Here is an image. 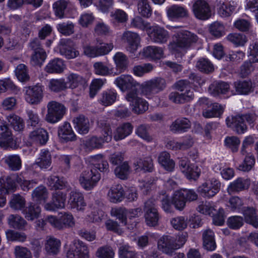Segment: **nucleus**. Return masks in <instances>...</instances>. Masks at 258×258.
Wrapping results in <instances>:
<instances>
[{"mask_svg":"<svg viewBox=\"0 0 258 258\" xmlns=\"http://www.w3.org/2000/svg\"><path fill=\"white\" fill-rule=\"evenodd\" d=\"M51 164V157L48 151L42 150L36 159L34 165H37L42 169L49 168Z\"/></svg>","mask_w":258,"mask_h":258,"instance_id":"nucleus-35","label":"nucleus"},{"mask_svg":"<svg viewBox=\"0 0 258 258\" xmlns=\"http://www.w3.org/2000/svg\"><path fill=\"white\" fill-rule=\"evenodd\" d=\"M101 179L100 173L95 168H87L82 171L79 177V182L85 190H92Z\"/></svg>","mask_w":258,"mask_h":258,"instance_id":"nucleus-3","label":"nucleus"},{"mask_svg":"<svg viewBox=\"0 0 258 258\" xmlns=\"http://www.w3.org/2000/svg\"><path fill=\"white\" fill-rule=\"evenodd\" d=\"M68 204L71 209L77 212H84L87 206L83 194L77 190L70 192Z\"/></svg>","mask_w":258,"mask_h":258,"instance_id":"nucleus-14","label":"nucleus"},{"mask_svg":"<svg viewBox=\"0 0 258 258\" xmlns=\"http://www.w3.org/2000/svg\"><path fill=\"white\" fill-rule=\"evenodd\" d=\"M22 175H13L9 176H3L0 178V191L8 194L14 192L16 189V182L22 180Z\"/></svg>","mask_w":258,"mask_h":258,"instance_id":"nucleus-17","label":"nucleus"},{"mask_svg":"<svg viewBox=\"0 0 258 258\" xmlns=\"http://www.w3.org/2000/svg\"><path fill=\"white\" fill-rule=\"evenodd\" d=\"M9 224L14 228L20 230H25L27 225L26 221L18 215H11L8 217Z\"/></svg>","mask_w":258,"mask_h":258,"instance_id":"nucleus-45","label":"nucleus"},{"mask_svg":"<svg viewBox=\"0 0 258 258\" xmlns=\"http://www.w3.org/2000/svg\"><path fill=\"white\" fill-rule=\"evenodd\" d=\"M236 94L239 95H248L253 92L255 85L250 80H244L235 82L234 84Z\"/></svg>","mask_w":258,"mask_h":258,"instance_id":"nucleus-22","label":"nucleus"},{"mask_svg":"<svg viewBox=\"0 0 258 258\" xmlns=\"http://www.w3.org/2000/svg\"><path fill=\"white\" fill-rule=\"evenodd\" d=\"M41 209L37 204L30 203L22 213L25 218L28 221H33L38 218L41 214Z\"/></svg>","mask_w":258,"mask_h":258,"instance_id":"nucleus-28","label":"nucleus"},{"mask_svg":"<svg viewBox=\"0 0 258 258\" xmlns=\"http://www.w3.org/2000/svg\"><path fill=\"white\" fill-rule=\"evenodd\" d=\"M117 94L115 90L110 89L104 91L102 93L100 98L101 103L104 106H109L115 102Z\"/></svg>","mask_w":258,"mask_h":258,"instance_id":"nucleus-48","label":"nucleus"},{"mask_svg":"<svg viewBox=\"0 0 258 258\" xmlns=\"http://www.w3.org/2000/svg\"><path fill=\"white\" fill-rule=\"evenodd\" d=\"M138 13L142 16L149 17L151 15V8L148 0H137Z\"/></svg>","mask_w":258,"mask_h":258,"instance_id":"nucleus-58","label":"nucleus"},{"mask_svg":"<svg viewBox=\"0 0 258 258\" xmlns=\"http://www.w3.org/2000/svg\"><path fill=\"white\" fill-rule=\"evenodd\" d=\"M95 256L97 258H114L115 252L111 246H102L97 249Z\"/></svg>","mask_w":258,"mask_h":258,"instance_id":"nucleus-54","label":"nucleus"},{"mask_svg":"<svg viewBox=\"0 0 258 258\" xmlns=\"http://www.w3.org/2000/svg\"><path fill=\"white\" fill-rule=\"evenodd\" d=\"M166 27L174 33L172 41L168 45V49L172 53H179L189 48L199 40L196 34L182 29L180 26L167 25Z\"/></svg>","mask_w":258,"mask_h":258,"instance_id":"nucleus-1","label":"nucleus"},{"mask_svg":"<svg viewBox=\"0 0 258 258\" xmlns=\"http://www.w3.org/2000/svg\"><path fill=\"white\" fill-rule=\"evenodd\" d=\"M221 183L219 180L212 177L205 181L198 188V192L203 197L211 198L215 196L220 190Z\"/></svg>","mask_w":258,"mask_h":258,"instance_id":"nucleus-8","label":"nucleus"},{"mask_svg":"<svg viewBox=\"0 0 258 258\" xmlns=\"http://www.w3.org/2000/svg\"><path fill=\"white\" fill-rule=\"evenodd\" d=\"M218 13L222 17H227L231 15L235 7L227 3L226 0H219L217 4Z\"/></svg>","mask_w":258,"mask_h":258,"instance_id":"nucleus-44","label":"nucleus"},{"mask_svg":"<svg viewBox=\"0 0 258 258\" xmlns=\"http://www.w3.org/2000/svg\"><path fill=\"white\" fill-rule=\"evenodd\" d=\"M74 127L76 131L80 134H86L88 133L90 127V123L88 118L84 115H79L73 120Z\"/></svg>","mask_w":258,"mask_h":258,"instance_id":"nucleus-31","label":"nucleus"},{"mask_svg":"<svg viewBox=\"0 0 258 258\" xmlns=\"http://www.w3.org/2000/svg\"><path fill=\"white\" fill-rule=\"evenodd\" d=\"M65 69L64 61L58 58L51 60L45 67V71L48 73L60 74Z\"/></svg>","mask_w":258,"mask_h":258,"instance_id":"nucleus-32","label":"nucleus"},{"mask_svg":"<svg viewBox=\"0 0 258 258\" xmlns=\"http://www.w3.org/2000/svg\"><path fill=\"white\" fill-rule=\"evenodd\" d=\"M197 210L200 213L209 216H212L213 212L215 210L213 203L206 201L200 202Z\"/></svg>","mask_w":258,"mask_h":258,"instance_id":"nucleus-56","label":"nucleus"},{"mask_svg":"<svg viewBox=\"0 0 258 258\" xmlns=\"http://www.w3.org/2000/svg\"><path fill=\"white\" fill-rule=\"evenodd\" d=\"M227 39L236 47L243 46L247 42L245 35L237 33L229 34L227 36Z\"/></svg>","mask_w":258,"mask_h":258,"instance_id":"nucleus-57","label":"nucleus"},{"mask_svg":"<svg viewBox=\"0 0 258 258\" xmlns=\"http://www.w3.org/2000/svg\"><path fill=\"white\" fill-rule=\"evenodd\" d=\"M244 216L246 222L252 225L253 227H258V219L255 215V210L253 208H247L244 211Z\"/></svg>","mask_w":258,"mask_h":258,"instance_id":"nucleus-63","label":"nucleus"},{"mask_svg":"<svg viewBox=\"0 0 258 258\" xmlns=\"http://www.w3.org/2000/svg\"><path fill=\"white\" fill-rule=\"evenodd\" d=\"M15 72L16 76L19 81L26 82L29 80L28 70L25 64H19L15 69Z\"/></svg>","mask_w":258,"mask_h":258,"instance_id":"nucleus-62","label":"nucleus"},{"mask_svg":"<svg viewBox=\"0 0 258 258\" xmlns=\"http://www.w3.org/2000/svg\"><path fill=\"white\" fill-rule=\"evenodd\" d=\"M107 196L110 202L114 203L120 202L123 199V189L121 185H116L109 189Z\"/></svg>","mask_w":258,"mask_h":258,"instance_id":"nucleus-41","label":"nucleus"},{"mask_svg":"<svg viewBox=\"0 0 258 258\" xmlns=\"http://www.w3.org/2000/svg\"><path fill=\"white\" fill-rule=\"evenodd\" d=\"M187 234L181 233L176 235H163L157 242L158 249L162 252L172 255L185 244L187 240Z\"/></svg>","mask_w":258,"mask_h":258,"instance_id":"nucleus-2","label":"nucleus"},{"mask_svg":"<svg viewBox=\"0 0 258 258\" xmlns=\"http://www.w3.org/2000/svg\"><path fill=\"white\" fill-rule=\"evenodd\" d=\"M192 12L195 16L199 19H208L212 15L211 8L205 0H197L192 6Z\"/></svg>","mask_w":258,"mask_h":258,"instance_id":"nucleus-15","label":"nucleus"},{"mask_svg":"<svg viewBox=\"0 0 258 258\" xmlns=\"http://www.w3.org/2000/svg\"><path fill=\"white\" fill-rule=\"evenodd\" d=\"M66 84L67 89L70 88L74 89L76 88L82 86L84 88L86 86L87 81L83 77L75 73H71L67 77Z\"/></svg>","mask_w":258,"mask_h":258,"instance_id":"nucleus-26","label":"nucleus"},{"mask_svg":"<svg viewBox=\"0 0 258 258\" xmlns=\"http://www.w3.org/2000/svg\"><path fill=\"white\" fill-rule=\"evenodd\" d=\"M172 204L179 211L183 210L186 206V201L181 189L175 191L172 197Z\"/></svg>","mask_w":258,"mask_h":258,"instance_id":"nucleus-46","label":"nucleus"},{"mask_svg":"<svg viewBox=\"0 0 258 258\" xmlns=\"http://www.w3.org/2000/svg\"><path fill=\"white\" fill-rule=\"evenodd\" d=\"M114 84L122 92L131 90L130 92H137L135 89L138 83L129 75H121L115 78Z\"/></svg>","mask_w":258,"mask_h":258,"instance_id":"nucleus-13","label":"nucleus"},{"mask_svg":"<svg viewBox=\"0 0 258 258\" xmlns=\"http://www.w3.org/2000/svg\"><path fill=\"white\" fill-rule=\"evenodd\" d=\"M158 161L159 164L168 171H172L174 168L175 162L171 159L170 155L167 152L164 151L160 153Z\"/></svg>","mask_w":258,"mask_h":258,"instance_id":"nucleus-38","label":"nucleus"},{"mask_svg":"<svg viewBox=\"0 0 258 258\" xmlns=\"http://www.w3.org/2000/svg\"><path fill=\"white\" fill-rule=\"evenodd\" d=\"M223 112V107L218 104L214 103L210 108L205 109L203 112V115L205 118L218 117Z\"/></svg>","mask_w":258,"mask_h":258,"instance_id":"nucleus-50","label":"nucleus"},{"mask_svg":"<svg viewBox=\"0 0 258 258\" xmlns=\"http://www.w3.org/2000/svg\"><path fill=\"white\" fill-rule=\"evenodd\" d=\"M133 131V126L130 123L119 125L113 133V138L116 141L121 140L129 136Z\"/></svg>","mask_w":258,"mask_h":258,"instance_id":"nucleus-36","label":"nucleus"},{"mask_svg":"<svg viewBox=\"0 0 258 258\" xmlns=\"http://www.w3.org/2000/svg\"><path fill=\"white\" fill-rule=\"evenodd\" d=\"M165 86L166 83L164 79L156 78L143 83L141 85V92L146 97L151 99L162 91Z\"/></svg>","mask_w":258,"mask_h":258,"instance_id":"nucleus-6","label":"nucleus"},{"mask_svg":"<svg viewBox=\"0 0 258 258\" xmlns=\"http://www.w3.org/2000/svg\"><path fill=\"white\" fill-rule=\"evenodd\" d=\"M143 54L152 59H160L164 57L163 49L157 46H149L143 49Z\"/></svg>","mask_w":258,"mask_h":258,"instance_id":"nucleus-33","label":"nucleus"},{"mask_svg":"<svg viewBox=\"0 0 258 258\" xmlns=\"http://www.w3.org/2000/svg\"><path fill=\"white\" fill-rule=\"evenodd\" d=\"M48 140L47 131L42 128L32 131L29 135L28 143L29 145H44Z\"/></svg>","mask_w":258,"mask_h":258,"instance_id":"nucleus-20","label":"nucleus"},{"mask_svg":"<svg viewBox=\"0 0 258 258\" xmlns=\"http://www.w3.org/2000/svg\"><path fill=\"white\" fill-rule=\"evenodd\" d=\"M66 258H90L88 246L80 240H74L65 249Z\"/></svg>","mask_w":258,"mask_h":258,"instance_id":"nucleus-5","label":"nucleus"},{"mask_svg":"<svg viewBox=\"0 0 258 258\" xmlns=\"http://www.w3.org/2000/svg\"><path fill=\"white\" fill-rule=\"evenodd\" d=\"M227 126L238 134H243L247 130V126L241 114L228 116L226 119Z\"/></svg>","mask_w":258,"mask_h":258,"instance_id":"nucleus-18","label":"nucleus"},{"mask_svg":"<svg viewBox=\"0 0 258 258\" xmlns=\"http://www.w3.org/2000/svg\"><path fill=\"white\" fill-rule=\"evenodd\" d=\"M167 15L171 20H175L187 16L188 11L184 7L174 5L168 8Z\"/></svg>","mask_w":258,"mask_h":258,"instance_id":"nucleus-29","label":"nucleus"},{"mask_svg":"<svg viewBox=\"0 0 258 258\" xmlns=\"http://www.w3.org/2000/svg\"><path fill=\"white\" fill-rule=\"evenodd\" d=\"M179 166L180 170L188 179L196 180L201 174V169L197 165L190 164L186 158L180 160Z\"/></svg>","mask_w":258,"mask_h":258,"instance_id":"nucleus-16","label":"nucleus"},{"mask_svg":"<svg viewBox=\"0 0 258 258\" xmlns=\"http://www.w3.org/2000/svg\"><path fill=\"white\" fill-rule=\"evenodd\" d=\"M145 219L146 224L149 226H155L158 224L159 214L156 208L155 201H147L145 204Z\"/></svg>","mask_w":258,"mask_h":258,"instance_id":"nucleus-12","label":"nucleus"},{"mask_svg":"<svg viewBox=\"0 0 258 258\" xmlns=\"http://www.w3.org/2000/svg\"><path fill=\"white\" fill-rule=\"evenodd\" d=\"M4 162L14 171L19 170L22 167V161L18 155H8L3 158Z\"/></svg>","mask_w":258,"mask_h":258,"instance_id":"nucleus-42","label":"nucleus"},{"mask_svg":"<svg viewBox=\"0 0 258 258\" xmlns=\"http://www.w3.org/2000/svg\"><path fill=\"white\" fill-rule=\"evenodd\" d=\"M90 213L87 216L86 219L90 222H100L105 216L104 212L96 206L90 207Z\"/></svg>","mask_w":258,"mask_h":258,"instance_id":"nucleus-51","label":"nucleus"},{"mask_svg":"<svg viewBox=\"0 0 258 258\" xmlns=\"http://www.w3.org/2000/svg\"><path fill=\"white\" fill-rule=\"evenodd\" d=\"M11 208L15 210H21L25 207L26 201L25 198L19 194H13L9 201Z\"/></svg>","mask_w":258,"mask_h":258,"instance_id":"nucleus-49","label":"nucleus"},{"mask_svg":"<svg viewBox=\"0 0 258 258\" xmlns=\"http://www.w3.org/2000/svg\"><path fill=\"white\" fill-rule=\"evenodd\" d=\"M250 185L248 179L238 178L231 182L227 187V190L231 195L235 192H238L247 189Z\"/></svg>","mask_w":258,"mask_h":258,"instance_id":"nucleus-25","label":"nucleus"},{"mask_svg":"<svg viewBox=\"0 0 258 258\" xmlns=\"http://www.w3.org/2000/svg\"><path fill=\"white\" fill-rule=\"evenodd\" d=\"M101 136L100 138L93 137L86 142V146L90 149L99 148L103 143H108L112 139V131L109 123L106 122H100L98 124Z\"/></svg>","mask_w":258,"mask_h":258,"instance_id":"nucleus-4","label":"nucleus"},{"mask_svg":"<svg viewBox=\"0 0 258 258\" xmlns=\"http://www.w3.org/2000/svg\"><path fill=\"white\" fill-rule=\"evenodd\" d=\"M48 197V191L46 188L43 185H40L35 188L32 193L33 200L39 203L45 202Z\"/></svg>","mask_w":258,"mask_h":258,"instance_id":"nucleus-47","label":"nucleus"},{"mask_svg":"<svg viewBox=\"0 0 258 258\" xmlns=\"http://www.w3.org/2000/svg\"><path fill=\"white\" fill-rule=\"evenodd\" d=\"M136 171L151 172L153 169V160L151 157L139 159L135 163Z\"/></svg>","mask_w":258,"mask_h":258,"instance_id":"nucleus-39","label":"nucleus"},{"mask_svg":"<svg viewBox=\"0 0 258 258\" xmlns=\"http://www.w3.org/2000/svg\"><path fill=\"white\" fill-rule=\"evenodd\" d=\"M13 253L15 258H33L31 251L26 247L16 246Z\"/></svg>","mask_w":258,"mask_h":258,"instance_id":"nucleus-64","label":"nucleus"},{"mask_svg":"<svg viewBox=\"0 0 258 258\" xmlns=\"http://www.w3.org/2000/svg\"><path fill=\"white\" fill-rule=\"evenodd\" d=\"M209 92L214 96H216L221 94H226L228 96L235 94L232 91H230L229 84L223 82L212 84L209 87Z\"/></svg>","mask_w":258,"mask_h":258,"instance_id":"nucleus-24","label":"nucleus"},{"mask_svg":"<svg viewBox=\"0 0 258 258\" xmlns=\"http://www.w3.org/2000/svg\"><path fill=\"white\" fill-rule=\"evenodd\" d=\"M0 147L4 149L12 148L15 145L11 132L6 125L0 126Z\"/></svg>","mask_w":258,"mask_h":258,"instance_id":"nucleus-21","label":"nucleus"},{"mask_svg":"<svg viewBox=\"0 0 258 258\" xmlns=\"http://www.w3.org/2000/svg\"><path fill=\"white\" fill-rule=\"evenodd\" d=\"M47 111L45 120L48 122L55 123L60 121L66 112V107L61 103L51 101L47 105Z\"/></svg>","mask_w":258,"mask_h":258,"instance_id":"nucleus-7","label":"nucleus"},{"mask_svg":"<svg viewBox=\"0 0 258 258\" xmlns=\"http://www.w3.org/2000/svg\"><path fill=\"white\" fill-rule=\"evenodd\" d=\"M58 135L59 139L63 142L72 141L76 138L70 123L67 122L59 126Z\"/></svg>","mask_w":258,"mask_h":258,"instance_id":"nucleus-27","label":"nucleus"},{"mask_svg":"<svg viewBox=\"0 0 258 258\" xmlns=\"http://www.w3.org/2000/svg\"><path fill=\"white\" fill-rule=\"evenodd\" d=\"M24 98L31 105L40 103L43 97V87L39 84L25 87Z\"/></svg>","mask_w":258,"mask_h":258,"instance_id":"nucleus-9","label":"nucleus"},{"mask_svg":"<svg viewBox=\"0 0 258 258\" xmlns=\"http://www.w3.org/2000/svg\"><path fill=\"white\" fill-rule=\"evenodd\" d=\"M203 244L208 250L213 251L216 249V245L214 239V233L211 230H206L203 234Z\"/></svg>","mask_w":258,"mask_h":258,"instance_id":"nucleus-43","label":"nucleus"},{"mask_svg":"<svg viewBox=\"0 0 258 258\" xmlns=\"http://www.w3.org/2000/svg\"><path fill=\"white\" fill-rule=\"evenodd\" d=\"M61 245L60 240L51 236H47L45 242V249L49 253L56 254Z\"/></svg>","mask_w":258,"mask_h":258,"instance_id":"nucleus-40","label":"nucleus"},{"mask_svg":"<svg viewBox=\"0 0 258 258\" xmlns=\"http://www.w3.org/2000/svg\"><path fill=\"white\" fill-rule=\"evenodd\" d=\"M190 122L186 118H177L170 126V130L174 133H181L185 132L190 128Z\"/></svg>","mask_w":258,"mask_h":258,"instance_id":"nucleus-34","label":"nucleus"},{"mask_svg":"<svg viewBox=\"0 0 258 258\" xmlns=\"http://www.w3.org/2000/svg\"><path fill=\"white\" fill-rule=\"evenodd\" d=\"M113 60L116 66L115 73H117V75L123 72L127 68L128 58L122 52H116L113 57Z\"/></svg>","mask_w":258,"mask_h":258,"instance_id":"nucleus-30","label":"nucleus"},{"mask_svg":"<svg viewBox=\"0 0 258 258\" xmlns=\"http://www.w3.org/2000/svg\"><path fill=\"white\" fill-rule=\"evenodd\" d=\"M122 38L127 43L126 50L130 53L135 52L140 46L141 38L136 33L131 31L124 32Z\"/></svg>","mask_w":258,"mask_h":258,"instance_id":"nucleus-19","label":"nucleus"},{"mask_svg":"<svg viewBox=\"0 0 258 258\" xmlns=\"http://www.w3.org/2000/svg\"><path fill=\"white\" fill-rule=\"evenodd\" d=\"M130 103L132 111L136 114H141L148 109V103L144 99L139 97L137 92H129L125 96Z\"/></svg>","mask_w":258,"mask_h":258,"instance_id":"nucleus-10","label":"nucleus"},{"mask_svg":"<svg viewBox=\"0 0 258 258\" xmlns=\"http://www.w3.org/2000/svg\"><path fill=\"white\" fill-rule=\"evenodd\" d=\"M147 34L151 40L156 43H166L169 38V32L158 25L151 26L147 30Z\"/></svg>","mask_w":258,"mask_h":258,"instance_id":"nucleus-11","label":"nucleus"},{"mask_svg":"<svg viewBox=\"0 0 258 258\" xmlns=\"http://www.w3.org/2000/svg\"><path fill=\"white\" fill-rule=\"evenodd\" d=\"M194 98V94L191 89H187L184 92L179 93L172 92L169 95V99L175 103L181 104L192 100Z\"/></svg>","mask_w":258,"mask_h":258,"instance_id":"nucleus-23","label":"nucleus"},{"mask_svg":"<svg viewBox=\"0 0 258 258\" xmlns=\"http://www.w3.org/2000/svg\"><path fill=\"white\" fill-rule=\"evenodd\" d=\"M254 164V156L248 153L245 156L243 162L237 167V169L242 171H248L252 169Z\"/></svg>","mask_w":258,"mask_h":258,"instance_id":"nucleus-60","label":"nucleus"},{"mask_svg":"<svg viewBox=\"0 0 258 258\" xmlns=\"http://www.w3.org/2000/svg\"><path fill=\"white\" fill-rule=\"evenodd\" d=\"M49 89L53 92H58L67 89L66 84L63 79H52L48 82Z\"/></svg>","mask_w":258,"mask_h":258,"instance_id":"nucleus-55","label":"nucleus"},{"mask_svg":"<svg viewBox=\"0 0 258 258\" xmlns=\"http://www.w3.org/2000/svg\"><path fill=\"white\" fill-rule=\"evenodd\" d=\"M94 20L95 17L92 13L84 12L80 16L78 23L82 27L87 28L93 24Z\"/></svg>","mask_w":258,"mask_h":258,"instance_id":"nucleus-59","label":"nucleus"},{"mask_svg":"<svg viewBox=\"0 0 258 258\" xmlns=\"http://www.w3.org/2000/svg\"><path fill=\"white\" fill-rule=\"evenodd\" d=\"M94 73L96 75L101 76H116L117 73H115L113 68H109L103 62L101 61L96 62L93 64Z\"/></svg>","mask_w":258,"mask_h":258,"instance_id":"nucleus-37","label":"nucleus"},{"mask_svg":"<svg viewBox=\"0 0 258 258\" xmlns=\"http://www.w3.org/2000/svg\"><path fill=\"white\" fill-rule=\"evenodd\" d=\"M7 119L15 131H21L24 128V123L19 116L14 114H10L7 116Z\"/></svg>","mask_w":258,"mask_h":258,"instance_id":"nucleus-53","label":"nucleus"},{"mask_svg":"<svg viewBox=\"0 0 258 258\" xmlns=\"http://www.w3.org/2000/svg\"><path fill=\"white\" fill-rule=\"evenodd\" d=\"M67 198V193L62 191H56L52 196L53 202L59 209H63L65 206Z\"/></svg>","mask_w":258,"mask_h":258,"instance_id":"nucleus-61","label":"nucleus"},{"mask_svg":"<svg viewBox=\"0 0 258 258\" xmlns=\"http://www.w3.org/2000/svg\"><path fill=\"white\" fill-rule=\"evenodd\" d=\"M9 91L15 94H17L20 91V89L9 79L1 80L0 93H5Z\"/></svg>","mask_w":258,"mask_h":258,"instance_id":"nucleus-52","label":"nucleus"}]
</instances>
